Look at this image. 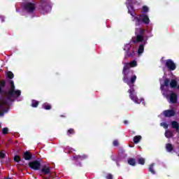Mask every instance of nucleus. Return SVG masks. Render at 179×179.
<instances>
[{"instance_id":"obj_1","label":"nucleus","mask_w":179,"mask_h":179,"mask_svg":"<svg viewBox=\"0 0 179 179\" xmlns=\"http://www.w3.org/2000/svg\"><path fill=\"white\" fill-rule=\"evenodd\" d=\"M127 6L129 10L128 12L131 15V19L136 24V37L133 38L134 43L143 41L144 44H146V41L143 40V33H145V29L138 27L141 26L142 23H145V24H149V22H150L149 17H148V15H136V14L134 13V7H132L131 3H129Z\"/></svg>"},{"instance_id":"obj_2","label":"nucleus","mask_w":179,"mask_h":179,"mask_svg":"<svg viewBox=\"0 0 179 179\" xmlns=\"http://www.w3.org/2000/svg\"><path fill=\"white\" fill-rule=\"evenodd\" d=\"M135 66H138V62H136V60H133L130 63H126L124 64L123 69L124 82L129 85L130 89L129 90L128 92L130 94V99L137 104H141V101L143 104H145V101H143V99H138V97H136V94H135V90H134V83H135V80H136V76L134 75L133 76H131L130 80L128 79L129 69L135 68Z\"/></svg>"},{"instance_id":"obj_3","label":"nucleus","mask_w":179,"mask_h":179,"mask_svg":"<svg viewBox=\"0 0 179 179\" xmlns=\"http://www.w3.org/2000/svg\"><path fill=\"white\" fill-rule=\"evenodd\" d=\"M11 83V88L8 91V94H6L8 100H13V97H15V96H19L21 94L20 90H15V84H13V81H10Z\"/></svg>"},{"instance_id":"obj_4","label":"nucleus","mask_w":179,"mask_h":179,"mask_svg":"<svg viewBox=\"0 0 179 179\" xmlns=\"http://www.w3.org/2000/svg\"><path fill=\"white\" fill-rule=\"evenodd\" d=\"M29 166L33 170H40L41 167V163H40V161L35 160L29 162Z\"/></svg>"},{"instance_id":"obj_5","label":"nucleus","mask_w":179,"mask_h":179,"mask_svg":"<svg viewBox=\"0 0 179 179\" xmlns=\"http://www.w3.org/2000/svg\"><path fill=\"white\" fill-rule=\"evenodd\" d=\"M166 66L170 71H174V69H176V64H174L171 59L166 61Z\"/></svg>"},{"instance_id":"obj_6","label":"nucleus","mask_w":179,"mask_h":179,"mask_svg":"<svg viewBox=\"0 0 179 179\" xmlns=\"http://www.w3.org/2000/svg\"><path fill=\"white\" fill-rule=\"evenodd\" d=\"M36 8V6H34V4L31 3H27L25 5V9L27 12L31 13L33 12V10H34V8Z\"/></svg>"},{"instance_id":"obj_7","label":"nucleus","mask_w":179,"mask_h":179,"mask_svg":"<svg viewBox=\"0 0 179 179\" xmlns=\"http://www.w3.org/2000/svg\"><path fill=\"white\" fill-rule=\"evenodd\" d=\"M170 83V80L169 79H166L164 80V85H161V90L162 91V94H164V96H166V91L164 90V86L166 87H167L169 86V84Z\"/></svg>"},{"instance_id":"obj_8","label":"nucleus","mask_w":179,"mask_h":179,"mask_svg":"<svg viewBox=\"0 0 179 179\" xmlns=\"http://www.w3.org/2000/svg\"><path fill=\"white\" fill-rule=\"evenodd\" d=\"M170 103H177V94L171 92L169 96Z\"/></svg>"},{"instance_id":"obj_9","label":"nucleus","mask_w":179,"mask_h":179,"mask_svg":"<svg viewBox=\"0 0 179 179\" xmlns=\"http://www.w3.org/2000/svg\"><path fill=\"white\" fill-rule=\"evenodd\" d=\"M130 48H131V45L126 44L124 45V50L126 51L127 55H128V57H134V52H133V53L128 52V51H129Z\"/></svg>"},{"instance_id":"obj_10","label":"nucleus","mask_w":179,"mask_h":179,"mask_svg":"<svg viewBox=\"0 0 179 179\" xmlns=\"http://www.w3.org/2000/svg\"><path fill=\"white\" fill-rule=\"evenodd\" d=\"M163 114L165 117H173L176 113L173 110H165Z\"/></svg>"},{"instance_id":"obj_11","label":"nucleus","mask_w":179,"mask_h":179,"mask_svg":"<svg viewBox=\"0 0 179 179\" xmlns=\"http://www.w3.org/2000/svg\"><path fill=\"white\" fill-rule=\"evenodd\" d=\"M41 171L43 173V174H50V173H51L48 166H43L41 169Z\"/></svg>"},{"instance_id":"obj_12","label":"nucleus","mask_w":179,"mask_h":179,"mask_svg":"<svg viewBox=\"0 0 179 179\" xmlns=\"http://www.w3.org/2000/svg\"><path fill=\"white\" fill-rule=\"evenodd\" d=\"M24 159H25V160H30V159H31L32 157V155H31L30 152H26L24 153Z\"/></svg>"},{"instance_id":"obj_13","label":"nucleus","mask_w":179,"mask_h":179,"mask_svg":"<svg viewBox=\"0 0 179 179\" xmlns=\"http://www.w3.org/2000/svg\"><path fill=\"white\" fill-rule=\"evenodd\" d=\"M5 106H6V102L3 99H0V110H3Z\"/></svg>"},{"instance_id":"obj_14","label":"nucleus","mask_w":179,"mask_h":179,"mask_svg":"<svg viewBox=\"0 0 179 179\" xmlns=\"http://www.w3.org/2000/svg\"><path fill=\"white\" fill-rule=\"evenodd\" d=\"M144 50H145V48L143 47V45H141L138 50V55H141L142 54H143Z\"/></svg>"},{"instance_id":"obj_15","label":"nucleus","mask_w":179,"mask_h":179,"mask_svg":"<svg viewBox=\"0 0 179 179\" xmlns=\"http://www.w3.org/2000/svg\"><path fill=\"white\" fill-rule=\"evenodd\" d=\"M142 139V136H136L134 138V143H138L139 142V141H141Z\"/></svg>"},{"instance_id":"obj_16","label":"nucleus","mask_w":179,"mask_h":179,"mask_svg":"<svg viewBox=\"0 0 179 179\" xmlns=\"http://www.w3.org/2000/svg\"><path fill=\"white\" fill-rule=\"evenodd\" d=\"M172 128L177 129L178 131V122H171Z\"/></svg>"},{"instance_id":"obj_17","label":"nucleus","mask_w":179,"mask_h":179,"mask_svg":"<svg viewBox=\"0 0 179 179\" xmlns=\"http://www.w3.org/2000/svg\"><path fill=\"white\" fill-rule=\"evenodd\" d=\"M166 138H171L173 136V133L171 131L166 130L165 132Z\"/></svg>"},{"instance_id":"obj_18","label":"nucleus","mask_w":179,"mask_h":179,"mask_svg":"<svg viewBox=\"0 0 179 179\" xmlns=\"http://www.w3.org/2000/svg\"><path fill=\"white\" fill-rule=\"evenodd\" d=\"M171 87H176L177 86V81L175 80H172L170 83Z\"/></svg>"},{"instance_id":"obj_19","label":"nucleus","mask_w":179,"mask_h":179,"mask_svg":"<svg viewBox=\"0 0 179 179\" xmlns=\"http://www.w3.org/2000/svg\"><path fill=\"white\" fill-rule=\"evenodd\" d=\"M166 150L168 152H171L173 150V145L170 143L166 144Z\"/></svg>"},{"instance_id":"obj_20","label":"nucleus","mask_w":179,"mask_h":179,"mask_svg":"<svg viewBox=\"0 0 179 179\" xmlns=\"http://www.w3.org/2000/svg\"><path fill=\"white\" fill-rule=\"evenodd\" d=\"M153 167H155V164H152L150 166L149 171H150L152 174H156V173L155 172V170L153 169Z\"/></svg>"},{"instance_id":"obj_21","label":"nucleus","mask_w":179,"mask_h":179,"mask_svg":"<svg viewBox=\"0 0 179 179\" xmlns=\"http://www.w3.org/2000/svg\"><path fill=\"white\" fill-rule=\"evenodd\" d=\"M43 108H45V110H50L51 109V105L48 104V103H44L43 105Z\"/></svg>"},{"instance_id":"obj_22","label":"nucleus","mask_w":179,"mask_h":179,"mask_svg":"<svg viewBox=\"0 0 179 179\" xmlns=\"http://www.w3.org/2000/svg\"><path fill=\"white\" fill-rule=\"evenodd\" d=\"M128 163L130 164V166H135L136 164L135 159H129L128 160Z\"/></svg>"},{"instance_id":"obj_23","label":"nucleus","mask_w":179,"mask_h":179,"mask_svg":"<svg viewBox=\"0 0 179 179\" xmlns=\"http://www.w3.org/2000/svg\"><path fill=\"white\" fill-rule=\"evenodd\" d=\"M6 75H7L8 78H9L10 79H13V73L10 72V71H8L6 73Z\"/></svg>"},{"instance_id":"obj_24","label":"nucleus","mask_w":179,"mask_h":179,"mask_svg":"<svg viewBox=\"0 0 179 179\" xmlns=\"http://www.w3.org/2000/svg\"><path fill=\"white\" fill-rule=\"evenodd\" d=\"M31 106L32 107H37V106H38V101L36 100H32Z\"/></svg>"},{"instance_id":"obj_25","label":"nucleus","mask_w":179,"mask_h":179,"mask_svg":"<svg viewBox=\"0 0 179 179\" xmlns=\"http://www.w3.org/2000/svg\"><path fill=\"white\" fill-rule=\"evenodd\" d=\"M138 164H145V159L143 157L138 159Z\"/></svg>"},{"instance_id":"obj_26","label":"nucleus","mask_w":179,"mask_h":179,"mask_svg":"<svg viewBox=\"0 0 179 179\" xmlns=\"http://www.w3.org/2000/svg\"><path fill=\"white\" fill-rule=\"evenodd\" d=\"M14 160L15 162H17V163H19V162L21 160L20 157L19 155H15L14 157Z\"/></svg>"},{"instance_id":"obj_27","label":"nucleus","mask_w":179,"mask_h":179,"mask_svg":"<svg viewBox=\"0 0 179 179\" xmlns=\"http://www.w3.org/2000/svg\"><path fill=\"white\" fill-rule=\"evenodd\" d=\"M5 86V81L0 82V93L2 92V87Z\"/></svg>"},{"instance_id":"obj_28","label":"nucleus","mask_w":179,"mask_h":179,"mask_svg":"<svg viewBox=\"0 0 179 179\" xmlns=\"http://www.w3.org/2000/svg\"><path fill=\"white\" fill-rule=\"evenodd\" d=\"M161 127H163L165 129L169 128V125H167V123L165 122L161 123Z\"/></svg>"},{"instance_id":"obj_29","label":"nucleus","mask_w":179,"mask_h":179,"mask_svg":"<svg viewBox=\"0 0 179 179\" xmlns=\"http://www.w3.org/2000/svg\"><path fill=\"white\" fill-rule=\"evenodd\" d=\"M8 131H9V129H8V128L5 127L3 129L2 132H3V134H8Z\"/></svg>"},{"instance_id":"obj_30","label":"nucleus","mask_w":179,"mask_h":179,"mask_svg":"<svg viewBox=\"0 0 179 179\" xmlns=\"http://www.w3.org/2000/svg\"><path fill=\"white\" fill-rule=\"evenodd\" d=\"M149 10V8H148V6H143V12H148Z\"/></svg>"},{"instance_id":"obj_31","label":"nucleus","mask_w":179,"mask_h":179,"mask_svg":"<svg viewBox=\"0 0 179 179\" xmlns=\"http://www.w3.org/2000/svg\"><path fill=\"white\" fill-rule=\"evenodd\" d=\"M5 157V153L0 152V159H3Z\"/></svg>"},{"instance_id":"obj_32","label":"nucleus","mask_w":179,"mask_h":179,"mask_svg":"<svg viewBox=\"0 0 179 179\" xmlns=\"http://www.w3.org/2000/svg\"><path fill=\"white\" fill-rule=\"evenodd\" d=\"M107 179H113V175L111 174H108V176H106Z\"/></svg>"},{"instance_id":"obj_33","label":"nucleus","mask_w":179,"mask_h":179,"mask_svg":"<svg viewBox=\"0 0 179 179\" xmlns=\"http://www.w3.org/2000/svg\"><path fill=\"white\" fill-rule=\"evenodd\" d=\"M73 134V129H71L68 131V134Z\"/></svg>"},{"instance_id":"obj_34","label":"nucleus","mask_w":179,"mask_h":179,"mask_svg":"<svg viewBox=\"0 0 179 179\" xmlns=\"http://www.w3.org/2000/svg\"><path fill=\"white\" fill-rule=\"evenodd\" d=\"M113 145H114V146H117L118 145V141H113Z\"/></svg>"},{"instance_id":"obj_35","label":"nucleus","mask_w":179,"mask_h":179,"mask_svg":"<svg viewBox=\"0 0 179 179\" xmlns=\"http://www.w3.org/2000/svg\"><path fill=\"white\" fill-rule=\"evenodd\" d=\"M0 20H1V22H3V18L1 17H0Z\"/></svg>"},{"instance_id":"obj_36","label":"nucleus","mask_w":179,"mask_h":179,"mask_svg":"<svg viewBox=\"0 0 179 179\" xmlns=\"http://www.w3.org/2000/svg\"><path fill=\"white\" fill-rule=\"evenodd\" d=\"M80 157H80V156H77L76 157V159H80Z\"/></svg>"},{"instance_id":"obj_37","label":"nucleus","mask_w":179,"mask_h":179,"mask_svg":"<svg viewBox=\"0 0 179 179\" xmlns=\"http://www.w3.org/2000/svg\"><path fill=\"white\" fill-rule=\"evenodd\" d=\"M2 115H3V113H0V117H2Z\"/></svg>"},{"instance_id":"obj_38","label":"nucleus","mask_w":179,"mask_h":179,"mask_svg":"<svg viewBox=\"0 0 179 179\" xmlns=\"http://www.w3.org/2000/svg\"><path fill=\"white\" fill-rule=\"evenodd\" d=\"M124 124H128V122L127 121H124Z\"/></svg>"},{"instance_id":"obj_39","label":"nucleus","mask_w":179,"mask_h":179,"mask_svg":"<svg viewBox=\"0 0 179 179\" xmlns=\"http://www.w3.org/2000/svg\"><path fill=\"white\" fill-rule=\"evenodd\" d=\"M1 124H0V128H1Z\"/></svg>"}]
</instances>
